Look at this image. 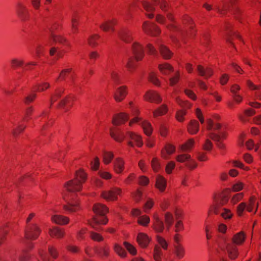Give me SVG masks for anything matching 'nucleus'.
Here are the masks:
<instances>
[{
	"label": "nucleus",
	"instance_id": "nucleus-21",
	"mask_svg": "<svg viewBox=\"0 0 261 261\" xmlns=\"http://www.w3.org/2000/svg\"><path fill=\"white\" fill-rule=\"evenodd\" d=\"M175 152V147L171 144H167L161 152V157L164 159H168L169 156Z\"/></svg>",
	"mask_w": 261,
	"mask_h": 261
},
{
	"label": "nucleus",
	"instance_id": "nucleus-3",
	"mask_svg": "<svg viewBox=\"0 0 261 261\" xmlns=\"http://www.w3.org/2000/svg\"><path fill=\"white\" fill-rule=\"evenodd\" d=\"M72 195L65 194L63 195L64 199L67 202L66 204L63 205V209L69 213H73L80 210V203L77 200H74L70 197Z\"/></svg>",
	"mask_w": 261,
	"mask_h": 261
},
{
	"label": "nucleus",
	"instance_id": "nucleus-33",
	"mask_svg": "<svg viewBox=\"0 0 261 261\" xmlns=\"http://www.w3.org/2000/svg\"><path fill=\"white\" fill-rule=\"evenodd\" d=\"M226 250L229 257L231 259H235L238 255V248L236 246L232 244H228L226 247Z\"/></svg>",
	"mask_w": 261,
	"mask_h": 261
},
{
	"label": "nucleus",
	"instance_id": "nucleus-42",
	"mask_svg": "<svg viewBox=\"0 0 261 261\" xmlns=\"http://www.w3.org/2000/svg\"><path fill=\"white\" fill-rule=\"evenodd\" d=\"M34 248V245L33 244H30L27 248L24 250H23L21 254L19 257V259L20 261H27L29 258L30 256L28 253V251L32 250Z\"/></svg>",
	"mask_w": 261,
	"mask_h": 261
},
{
	"label": "nucleus",
	"instance_id": "nucleus-57",
	"mask_svg": "<svg viewBox=\"0 0 261 261\" xmlns=\"http://www.w3.org/2000/svg\"><path fill=\"white\" fill-rule=\"evenodd\" d=\"M244 197L243 193H239L234 194L230 199V203L232 205H235L240 201Z\"/></svg>",
	"mask_w": 261,
	"mask_h": 261
},
{
	"label": "nucleus",
	"instance_id": "nucleus-8",
	"mask_svg": "<svg viewBox=\"0 0 261 261\" xmlns=\"http://www.w3.org/2000/svg\"><path fill=\"white\" fill-rule=\"evenodd\" d=\"M108 222V218L104 216L99 217L94 216L90 220L89 224L90 226L96 230L100 231L101 228L99 226V225H105Z\"/></svg>",
	"mask_w": 261,
	"mask_h": 261
},
{
	"label": "nucleus",
	"instance_id": "nucleus-37",
	"mask_svg": "<svg viewBox=\"0 0 261 261\" xmlns=\"http://www.w3.org/2000/svg\"><path fill=\"white\" fill-rule=\"evenodd\" d=\"M100 36L97 34L90 35L87 39V43L92 47L98 46V40L100 39Z\"/></svg>",
	"mask_w": 261,
	"mask_h": 261
},
{
	"label": "nucleus",
	"instance_id": "nucleus-58",
	"mask_svg": "<svg viewBox=\"0 0 261 261\" xmlns=\"http://www.w3.org/2000/svg\"><path fill=\"white\" fill-rule=\"evenodd\" d=\"M34 112V108L32 106L27 108L25 111L23 120L28 121L32 119L31 116Z\"/></svg>",
	"mask_w": 261,
	"mask_h": 261
},
{
	"label": "nucleus",
	"instance_id": "nucleus-17",
	"mask_svg": "<svg viewBox=\"0 0 261 261\" xmlns=\"http://www.w3.org/2000/svg\"><path fill=\"white\" fill-rule=\"evenodd\" d=\"M153 228L158 232H162L164 229L163 222L160 219L158 213L153 214Z\"/></svg>",
	"mask_w": 261,
	"mask_h": 261
},
{
	"label": "nucleus",
	"instance_id": "nucleus-18",
	"mask_svg": "<svg viewBox=\"0 0 261 261\" xmlns=\"http://www.w3.org/2000/svg\"><path fill=\"white\" fill-rule=\"evenodd\" d=\"M197 71L198 75L206 79L211 77L214 73V71L211 67H204L200 65L197 66Z\"/></svg>",
	"mask_w": 261,
	"mask_h": 261
},
{
	"label": "nucleus",
	"instance_id": "nucleus-55",
	"mask_svg": "<svg viewBox=\"0 0 261 261\" xmlns=\"http://www.w3.org/2000/svg\"><path fill=\"white\" fill-rule=\"evenodd\" d=\"M221 217L225 220H230L233 216L231 211L228 208H224L220 214Z\"/></svg>",
	"mask_w": 261,
	"mask_h": 261
},
{
	"label": "nucleus",
	"instance_id": "nucleus-27",
	"mask_svg": "<svg viewBox=\"0 0 261 261\" xmlns=\"http://www.w3.org/2000/svg\"><path fill=\"white\" fill-rule=\"evenodd\" d=\"M167 185L166 179L163 176L158 175L156 178L155 187L161 192L165 191Z\"/></svg>",
	"mask_w": 261,
	"mask_h": 261
},
{
	"label": "nucleus",
	"instance_id": "nucleus-7",
	"mask_svg": "<svg viewBox=\"0 0 261 261\" xmlns=\"http://www.w3.org/2000/svg\"><path fill=\"white\" fill-rule=\"evenodd\" d=\"M118 20L116 18L107 19L102 22L99 28L103 32H114V27L117 25Z\"/></svg>",
	"mask_w": 261,
	"mask_h": 261
},
{
	"label": "nucleus",
	"instance_id": "nucleus-14",
	"mask_svg": "<svg viewBox=\"0 0 261 261\" xmlns=\"http://www.w3.org/2000/svg\"><path fill=\"white\" fill-rule=\"evenodd\" d=\"M50 38L52 39L53 41L56 43L64 45L68 48L71 47V43L69 40L63 35L52 33L50 34Z\"/></svg>",
	"mask_w": 261,
	"mask_h": 261
},
{
	"label": "nucleus",
	"instance_id": "nucleus-60",
	"mask_svg": "<svg viewBox=\"0 0 261 261\" xmlns=\"http://www.w3.org/2000/svg\"><path fill=\"white\" fill-rule=\"evenodd\" d=\"M176 101L181 107L184 109V110L190 109L192 106V105L189 101H184L179 97L176 98Z\"/></svg>",
	"mask_w": 261,
	"mask_h": 261
},
{
	"label": "nucleus",
	"instance_id": "nucleus-52",
	"mask_svg": "<svg viewBox=\"0 0 261 261\" xmlns=\"http://www.w3.org/2000/svg\"><path fill=\"white\" fill-rule=\"evenodd\" d=\"M162 255V249L160 246L155 245L153 251V258L155 261H160Z\"/></svg>",
	"mask_w": 261,
	"mask_h": 261
},
{
	"label": "nucleus",
	"instance_id": "nucleus-53",
	"mask_svg": "<svg viewBox=\"0 0 261 261\" xmlns=\"http://www.w3.org/2000/svg\"><path fill=\"white\" fill-rule=\"evenodd\" d=\"M50 85L48 82H42L36 85V91L38 92H42L49 88Z\"/></svg>",
	"mask_w": 261,
	"mask_h": 261
},
{
	"label": "nucleus",
	"instance_id": "nucleus-62",
	"mask_svg": "<svg viewBox=\"0 0 261 261\" xmlns=\"http://www.w3.org/2000/svg\"><path fill=\"white\" fill-rule=\"evenodd\" d=\"M180 74L179 71H177L174 75L169 80L170 85L173 86L176 84L180 79Z\"/></svg>",
	"mask_w": 261,
	"mask_h": 261
},
{
	"label": "nucleus",
	"instance_id": "nucleus-63",
	"mask_svg": "<svg viewBox=\"0 0 261 261\" xmlns=\"http://www.w3.org/2000/svg\"><path fill=\"white\" fill-rule=\"evenodd\" d=\"M187 112L185 110H179L176 114V119L179 122H183L185 120L184 116L186 115Z\"/></svg>",
	"mask_w": 261,
	"mask_h": 261
},
{
	"label": "nucleus",
	"instance_id": "nucleus-41",
	"mask_svg": "<svg viewBox=\"0 0 261 261\" xmlns=\"http://www.w3.org/2000/svg\"><path fill=\"white\" fill-rule=\"evenodd\" d=\"M164 220L167 229H169L174 222L173 214L170 212H166L164 215Z\"/></svg>",
	"mask_w": 261,
	"mask_h": 261
},
{
	"label": "nucleus",
	"instance_id": "nucleus-23",
	"mask_svg": "<svg viewBox=\"0 0 261 261\" xmlns=\"http://www.w3.org/2000/svg\"><path fill=\"white\" fill-rule=\"evenodd\" d=\"M159 49L161 56L165 60L170 59L173 55V53L164 44H160Z\"/></svg>",
	"mask_w": 261,
	"mask_h": 261
},
{
	"label": "nucleus",
	"instance_id": "nucleus-24",
	"mask_svg": "<svg viewBox=\"0 0 261 261\" xmlns=\"http://www.w3.org/2000/svg\"><path fill=\"white\" fill-rule=\"evenodd\" d=\"M120 39L126 43H130L133 40L132 33L128 30H122L118 33Z\"/></svg>",
	"mask_w": 261,
	"mask_h": 261
},
{
	"label": "nucleus",
	"instance_id": "nucleus-47",
	"mask_svg": "<svg viewBox=\"0 0 261 261\" xmlns=\"http://www.w3.org/2000/svg\"><path fill=\"white\" fill-rule=\"evenodd\" d=\"M114 251L121 257H126L127 253L125 250L118 244H115L114 246Z\"/></svg>",
	"mask_w": 261,
	"mask_h": 261
},
{
	"label": "nucleus",
	"instance_id": "nucleus-16",
	"mask_svg": "<svg viewBox=\"0 0 261 261\" xmlns=\"http://www.w3.org/2000/svg\"><path fill=\"white\" fill-rule=\"evenodd\" d=\"M125 169V161L121 157L116 158L113 163V170L118 174H122Z\"/></svg>",
	"mask_w": 261,
	"mask_h": 261
},
{
	"label": "nucleus",
	"instance_id": "nucleus-26",
	"mask_svg": "<svg viewBox=\"0 0 261 261\" xmlns=\"http://www.w3.org/2000/svg\"><path fill=\"white\" fill-rule=\"evenodd\" d=\"M72 98L68 96L62 99L59 103L58 107L60 108H64L65 111H67L72 106Z\"/></svg>",
	"mask_w": 261,
	"mask_h": 261
},
{
	"label": "nucleus",
	"instance_id": "nucleus-51",
	"mask_svg": "<svg viewBox=\"0 0 261 261\" xmlns=\"http://www.w3.org/2000/svg\"><path fill=\"white\" fill-rule=\"evenodd\" d=\"M72 68H68L63 69L60 72L58 77L57 79V81L64 80L66 77L72 71Z\"/></svg>",
	"mask_w": 261,
	"mask_h": 261
},
{
	"label": "nucleus",
	"instance_id": "nucleus-56",
	"mask_svg": "<svg viewBox=\"0 0 261 261\" xmlns=\"http://www.w3.org/2000/svg\"><path fill=\"white\" fill-rule=\"evenodd\" d=\"M100 161L97 156H95L90 162V168L93 171H97L99 167Z\"/></svg>",
	"mask_w": 261,
	"mask_h": 261
},
{
	"label": "nucleus",
	"instance_id": "nucleus-50",
	"mask_svg": "<svg viewBox=\"0 0 261 261\" xmlns=\"http://www.w3.org/2000/svg\"><path fill=\"white\" fill-rule=\"evenodd\" d=\"M256 197L254 196H251L247 204L246 210L248 212H251L254 208L255 205Z\"/></svg>",
	"mask_w": 261,
	"mask_h": 261
},
{
	"label": "nucleus",
	"instance_id": "nucleus-5",
	"mask_svg": "<svg viewBox=\"0 0 261 261\" xmlns=\"http://www.w3.org/2000/svg\"><path fill=\"white\" fill-rule=\"evenodd\" d=\"M126 135L129 139L127 142L128 146L133 147L135 145L138 147H141L143 145L142 138L140 135L133 132L128 131L126 132Z\"/></svg>",
	"mask_w": 261,
	"mask_h": 261
},
{
	"label": "nucleus",
	"instance_id": "nucleus-28",
	"mask_svg": "<svg viewBox=\"0 0 261 261\" xmlns=\"http://www.w3.org/2000/svg\"><path fill=\"white\" fill-rule=\"evenodd\" d=\"M158 68L161 73L164 75H168L174 71L173 66L167 63L159 64Z\"/></svg>",
	"mask_w": 261,
	"mask_h": 261
},
{
	"label": "nucleus",
	"instance_id": "nucleus-64",
	"mask_svg": "<svg viewBox=\"0 0 261 261\" xmlns=\"http://www.w3.org/2000/svg\"><path fill=\"white\" fill-rule=\"evenodd\" d=\"M156 240L158 243L160 245V246L164 250H167L168 249V244L164 238L162 237L161 236H158L156 237Z\"/></svg>",
	"mask_w": 261,
	"mask_h": 261
},
{
	"label": "nucleus",
	"instance_id": "nucleus-4",
	"mask_svg": "<svg viewBox=\"0 0 261 261\" xmlns=\"http://www.w3.org/2000/svg\"><path fill=\"white\" fill-rule=\"evenodd\" d=\"M142 29L145 34L152 37L158 36L161 32L159 26L149 21H144L143 23Z\"/></svg>",
	"mask_w": 261,
	"mask_h": 261
},
{
	"label": "nucleus",
	"instance_id": "nucleus-9",
	"mask_svg": "<svg viewBox=\"0 0 261 261\" xmlns=\"http://www.w3.org/2000/svg\"><path fill=\"white\" fill-rule=\"evenodd\" d=\"M128 94V88L126 86H121L117 88L114 93V98L117 102L122 101Z\"/></svg>",
	"mask_w": 261,
	"mask_h": 261
},
{
	"label": "nucleus",
	"instance_id": "nucleus-61",
	"mask_svg": "<svg viewBox=\"0 0 261 261\" xmlns=\"http://www.w3.org/2000/svg\"><path fill=\"white\" fill-rule=\"evenodd\" d=\"M213 148V144L212 142L210 140L209 138H207L204 141V144L202 145V148L203 150L210 151Z\"/></svg>",
	"mask_w": 261,
	"mask_h": 261
},
{
	"label": "nucleus",
	"instance_id": "nucleus-12",
	"mask_svg": "<svg viewBox=\"0 0 261 261\" xmlns=\"http://www.w3.org/2000/svg\"><path fill=\"white\" fill-rule=\"evenodd\" d=\"M144 99L146 101L154 102L156 103H160L162 99L159 93L153 90L147 91L143 96Z\"/></svg>",
	"mask_w": 261,
	"mask_h": 261
},
{
	"label": "nucleus",
	"instance_id": "nucleus-45",
	"mask_svg": "<svg viewBox=\"0 0 261 261\" xmlns=\"http://www.w3.org/2000/svg\"><path fill=\"white\" fill-rule=\"evenodd\" d=\"M174 253L178 258H182L185 255V249L182 245H174Z\"/></svg>",
	"mask_w": 261,
	"mask_h": 261
},
{
	"label": "nucleus",
	"instance_id": "nucleus-32",
	"mask_svg": "<svg viewBox=\"0 0 261 261\" xmlns=\"http://www.w3.org/2000/svg\"><path fill=\"white\" fill-rule=\"evenodd\" d=\"M246 238L245 234L244 232L241 231L234 234L232 238V242L237 245H242L245 241Z\"/></svg>",
	"mask_w": 261,
	"mask_h": 261
},
{
	"label": "nucleus",
	"instance_id": "nucleus-34",
	"mask_svg": "<svg viewBox=\"0 0 261 261\" xmlns=\"http://www.w3.org/2000/svg\"><path fill=\"white\" fill-rule=\"evenodd\" d=\"M87 175L83 169H80L77 170L75 173V177L82 185H83L86 180Z\"/></svg>",
	"mask_w": 261,
	"mask_h": 261
},
{
	"label": "nucleus",
	"instance_id": "nucleus-1",
	"mask_svg": "<svg viewBox=\"0 0 261 261\" xmlns=\"http://www.w3.org/2000/svg\"><path fill=\"white\" fill-rule=\"evenodd\" d=\"M122 190L118 187H113L107 191L101 193V197L108 201H115L118 200V196H121Z\"/></svg>",
	"mask_w": 261,
	"mask_h": 261
},
{
	"label": "nucleus",
	"instance_id": "nucleus-6",
	"mask_svg": "<svg viewBox=\"0 0 261 261\" xmlns=\"http://www.w3.org/2000/svg\"><path fill=\"white\" fill-rule=\"evenodd\" d=\"M132 51L136 62L141 61L144 56L143 46L138 42H134L132 45Z\"/></svg>",
	"mask_w": 261,
	"mask_h": 261
},
{
	"label": "nucleus",
	"instance_id": "nucleus-39",
	"mask_svg": "<svg viewBox=\"0 0 261 261\" xmlns=\"http://www.w3.org/2000/svg\"><path fill=\"white\" fill-rule=\"evenodd\" d=\"M150 166L154 172H159L161 168L160 160L157 157H153L150 162Z\"/></svg>",
	"mask_w": 261,
	"mask_h": 261
},
{
	"label": "nucleus",
	"instance_id": "nucleus-49",
	"mask_svg": "<svg viewBox=\"0 0 261 261\" xmlns=\"http://www.w3.org/2000/svg\"><path fill=\"white\" fill-rule=\"evenodd\" d=\"M79 18L77 16L74 15L71 19V32L75 34L79 32Z\"/></svg>",
	"mask_w": 261,
	"mask_h": 261
},
{
	"label": "nucleus",
	"instance_id": "nucleus-46",
	"mask_svg": "<svg viewBox=\"0 0 261 261\" xmlns=\"http://www.w3.org/2000/svg\"><path fill=\"white\" fill-rule=\"evenodd\" d=\"M191 158V156L190 154L188 153H181L177 155L175 159L177 162L180 163H188L189 161Z\"/></svg>",
	"mask_w": 261,
	"mask_h": 261
},
{
	"label": "nucleus",
	"instance_id": "nucleus-36",
	"mask_svg": "<svg viewBox=\"0 0 261 261\" xmlns=\"http://www.w3.org/2000/svg\"><path fill=\"white\" fill-rule=\"evenodd\" d=\"M114 158L113 152L111 151H104L102 155V162L105 165L110 164Z\"/></svg>",
	"mask_w": 261,
	"mask_h": 261
},
{
	"label": "nucleus",
	"instance_id": "nucleus-54",
	"mask_svg": "<svg viewBox=\"0 0 261 261\" xmlns=\"http://www.w3.org/2000/svg\"><path fill=\"white\" fill-rule=\"evenodd\" d=\"M64 92V90L62 89H59L56 91L55 93L51 95L50 98V105H52L55 102H56L61 96Z\"/></svg>",
	"mask_w": 261,
	"mask_h": 261
},
{
	"label": "nucleus",
	"instance_id": "nucleus-25",
	"mask_svg": "<svg viewBox=\"0 0 261 261\" xmlns=\"http://www.w3.org/2000/svg\"><path fill=\"white\" fill-rule=\"evenodd\" d=\"M110 136L114 140L119 143L122 142L125 138L124 133L119 129H111Z\"/></svg>",
	"mask_w": 261,
	"mask_h": 261
},
{
	"label": "nucleus",
	"instance_id": "nucleus-11",
	"mask_svg": "<svg viewBox=\"0 0 261 261\" xmlns=\"http://www.w3.org/2000/svg\"><path fill=\"white\" fill-rule=\"evenodd\" d=\"M129 118V114L126 112H121L116 114L113 118L112 123L116 126L125 124Z\"/></svg>",
	"mask_w": 261,
	"mask_h": 261
},
{
	"label": "nucleus",
	"instance_id": "nucleus-13",
	"mask_svg": "<svg viewBox=\"0 0 261 261\" xmlns=\"http://www.w3.org/2000/svg\"><path fill=\"white\" fill-rule=\"evenodd\" d=\"M17 14L19 18L23 21L29 19V12L26 6L21 3L17 5Z\"/></svg>",
	"mask_w": 261,
	"mask_h": 261
},
{
	"label": "nucleus",
	"instance_id": "nucleus-2",
	"mask_svg": "<svg viewBox=\"0 0 261 261\" xmlns=\"http://www.w3.org/2000/svg\"><path fill=\"white\" fill-rule=\"evenodd\" d=\"M41 229L36 223L28 224L25 229L24 236L28 240H35L41 233Z\"/></svg>",
	"mask_w": 261,
	"mask_h": 261
},
{
	"label": "nucleus",
	"instance_id": "nucleus-22",
	"mask_svg": "<svg viewBox=\"0 0 261 261\" xmlns=\"http://www.w3.org/2000/svg\"><path fill=\"white\" fill-rule=\"evenodd\" d=\"M51 220L53 222L56 224L60 225H65L69 222V218L68 217L61 215H54L51 216Z\"/></svg>",
	"mask_w": 261,
	"mask_h": 261
},
{
	"label": "nucleus",
	"instance_id": "nucleus-30",
	"mask_svg": "<svg viewBox=\"0 0 261 261\" xmlns=\"http://www.w3.org/2000/svg\"><path fill=\"white\" fill-rule=\"evenodd\" d=\"M95 251L100 256L108 257L110 255V249L108 245L105 244L99 248H96Z\"/></svg>",
	"mask_w": 261,
	"mask_h": 261
},
{
	"label": "nucleus",
	"instance_id": "nucleus-43",
	"mask_svg": "<svg viewBox=\"0 0 261 261\" xmlns=\"http://www.w3.org/2000/svg\"><path fill=\"white\" fill-rule=\"evenodd\" d=\"M26 126L23 124H19L15 127L12 130V135L14 138H17L25 129Z\"/></svg>",
	"mask_w": 261,
	"mask_h": 261
},
{
	"label": "nucleus",
	"instance_id": "nucleus-59",
	"mask_svg": "<svg viewBox=\"0 0 261 261\" xmlns=\"http://www.w3.org/2000/svg\"><path fill=\"white\" fill-rule=\"evenodd\" d=\"M154 204L153 200L150 198H148L143 206L144 211L146 213L147 212L153 207Z\"/></svg>",
	"mask_w": 261,
	"mask_h": 261
},
{
	"label": "nucleus",
	"instance_id": "nucleus-19",
	"mask_svg": "<svg viewBox=\"0 0 261 261\" xmlns=\"http://www.w3.org/2000/svg\"><path fill=\"white\" fill-rule=\"evenodd\" d=\"M150 240L151 239L145 233L140 232L138 234L137 237V242L139 245L142 248H146Z\"/></svg>",
	"mask_w": 261,
	"mask_h": 261
},
{
	"label": "nucleus",
	"instance_id": "nucleus-29",
	"mask_svg": "<svg viewBox=\"0 0 261 261\" xmlns=\"http://www.w3.org/2000/svg\"><path fill=\"white\" fill-rule=\"evenodd\" d=\"M65 51L60 50L58 47L53 46L49 50V55L50 57L56 56V59L59 60L64 57Z\"/></svg>",
	"mask_w": 261,
	"mask_h": 261
},
{
	"label": "nucleus",
	"instance_id": "nucleus-44",
	"mask_svg": "<svg viewBox=\"0 0 261 261\" xmlns=\"http://www.w3.org/2000/svg\"><path fill=\"white\" fill-rule=\"evenodd\" d=\"M194 143V140L192 138L190 139L180 146V149L183 151H189L193 148Z\"/></svg>",
	"mask_w": 261,
	"mask_h": 261
},
{
	"label": "nucleus",
	"instance_id": "nucleus-10",
	"mask_svg": "<svg viewBox=\"0 0 261 261\" xmlns=\"http://www.w3.org/2000/svg\"><path fill=\"white\" fill-rule=\"evenodd\" d=\"M83 185L76 179L70 180L65 184L64 188L70 192L80 191L82 189Z\"/></svg>",
	"mask_w": 261,
	"mask_h": 261
},
{
	"label": "nucleus",
	"instance_id": "nucleus-38",
	"mask_svg": "<svg viewBox=\"0 0 261 261\" xmlns=\"http://www.w3.org/2000/svg\"><path fill=\"white\" fill-rule=\"evenodd\" d=\"M135 61V58L134 59L132 57H130L128 58L126 63L125 67L127 70L130 73H133L137 67Z\"/></svg>",
	"mask_w": 261,
	"mask_h": 261
},
{
	"label": "nucleus",
	"instance_id": "nucleus-35",
	"mask_svg": "<svg viewBox=\"0 0 261 261\" xmlns=\"http://www.w3.org/2000/svg\"><path fill=\"white\" fill-rule=\"evenodd\" d=\"M143 130L144 133L147 136H150L152 133V127L151 123L147 120L144 119L140 125Z\"/></svg>",
	"mask_w": 261,
	"mask_h": 261
},
{
	"label": "nucleus",
	"instance_id": "nucleus-48",
	"mask_svg": "<svg viewBox=\"0 0 261 261\" xmlns=\"http://www.w3.org/2000/svg\"><path fill=\"white\" fill-rule=\"evenodd\" d=\"M150 222V218L147 215H142L138 218L137 223L144 227H147Z\"/></svg>",
	"mask_w": 261,
	"mask_h": 261
},
{
	"label": "nucleus",
	"instance_id": "nucleus-31",
	"mask_svg": "<svg viewBox=\"0 0 261 261\" xmlns=\"http://www.w3.org/2000/svg\"><path fill=\"white\" fill-rule=\"evenodd\" d=\"M199 124L197 121L192 120L190 121L187 126L189 133L191 135L196 134L199 130Z\"/></svg>",
	"mask_w": 261,
	"mask_h": 261
},
{
	"label": "nucleus",
	"instance_id": "nucleus-40",
	"mask_svg": "<svg viewBox=\"0 0 261 261\" xmlns=\"http://www.w3.org/2000/svg\"><path fill=\"white\" fill-rule=\"evenodd\" d=\"M168 110V107L166 105H163L157 109L153 112L154 117H157L166 114Z\"/></svg>",
	"mask_w": 261,
	"mask_h": 261
},
{
	"label": "nucleus",
	"instance_id": "nucleus-15",
	"mask_svg": "<svg viewBox=\"0 0 261 261\" xmlns=\"http://www.w3.org/2000/svg\"><path fill=\"white\" fill-rule=\"evenodd\" d=\"M48 234L51 238L61 239L65 237V231L63 228L54 226L48 229Z\"/></svg>",
	"mask_w": 261,
	"mask_h": 261
},
{
	"label": "nucleus",
	"instance_id": "nucleus-20",
	"mask_svg": "<svg viewBox=\"0 0 261 261\" xmlns=\"http://www.w3.org/2000/svg\"><path fill=\"white\" fill-rule=\"evenodd\" d=\"M92 210L95 214L100 216H105L109 212V208L106 205L99 203L94 204Z\"/></svg>",
	"mask_w": 261,
	"mask_h": 261
}]
</instances>
